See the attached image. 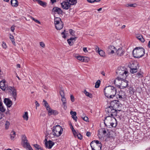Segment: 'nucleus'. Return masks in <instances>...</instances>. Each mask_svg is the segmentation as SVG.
<instances>
[{
    "instance_id": "obj_33",
    "label": "nucleus",
    "mask_w": 150,
    "mask_h": 150,
    "mask_svg": "<svg viewBox=\"0 0 150 150\" xmlns=\"http://www.w3.org/2000/svg\"><path fill=\"white\" fill-rule=\"evenodd\" d=\"M23 117L24 119L26 121L28 120V112H25V113L23 115Z\"/></svg>"
},
{
    "instance_id": "obj_45",
    "label": "nucleus",
    "mask_w": 150,
    "mask_h": 150,
    "mask_svg": "<svg viewBox=\"0 0 150 150\" xmlns=\"http://www.w3.org/2000/svg\"><path fill=\"white\" fill-rule=\"evenodd\" d=\"M69 32L70 34L71 35H72L73 36H75V35L74 33V31L72 29H70L69 30Z\"/></svg>"
},
{
    "instance_id": "obj_37",
    "label": "nucleus",
    "mask_w": 150,
    "mask_h": 150,
    "mask_svg": "<svg viewBox=\"0 0 150 150\" xmlns=\"http://www.w3.org/2000/svg\"><path fill=\"white\" fill-rule=\"evenodd\" d=\"M33 146L37 150H39V149H40L41 150H43L42 148L40 146L37 144H34Z\"/></svg>"
},
{
    "instance_id": "obj_36",
    "label": "nucleus",
    "mask_w": 150,
    "mask_h": 150,
    "mask_svg": "<svg viewBox=\"0 0 150 150\" xmlns=\"http://www.w3.org/2000/svg\"><path fill=\"white\" fill-rule=\"evenodd\" d=\"M130 69V71L131 73H134L136 72H137V67L135 66V68H132Z\"/></svg>"
},
{
    "instance_id": "obj_19",
    "label": "nucleus",
    "mask_w": 150,
    "mask_h": 150,
    "mask_svg": "<svg viewBox=\"0 0 150 150\" xmlns=\"http://www.w3.org/2000/svg\"><path fill=\"white\" fill-rule=\"evenodd\" d=\"M6 81L5 80H3L0 82V88L3 91H5L6 88V86L5 84Z\"/></svg>"
},
{
    "instance_id": "obj_50",
    "label": "nucleus",
    "mask_w": 150,
    "mask_h": 150,
    "mask_svg": "<svg viewBox=\"0 0 150 150\" xmlns=\"http://www.w3.org/2000/svg\"><path fill=\"white\" fill-rule=\"evenodd\" d=\"M60 94L62 98L65 97V95L63 91H60Z\"/></svg>"
},
{
    "instance_id": "obj_15",
    "label": "nucleus",
    "mask_w": 150,
    "mask_h": 150,
    "mask_svg": "<svg viewBox=\"0 0 150 150\" xmlns=\"http://www.w3.org/2000/svg\"><path fill=\"white\" fill-rule=\"evenodd\" d=\"M21 140L24 146L29 144L25 135H23L22 136Z\"/></svg>"
},
{
    "instance_id": "obj_41",
    "label": "nucleus",
    "mask_w": 150,
    "mask_h": 150,
    "mask_svg": "<svg viewBox=\"0 0 150 150\" xmlns=\"http://www.w3.org/2000/svg\"><path fill=\"white\" fill-rule=\"evenodd\" d=\"M43 103H44V104H43V105L45 106V107H46V108L47 107V106L48 107V106H49V107H50L49 105H48L47 102L45 100H43Z\"/></svg>"
},
{
    "instance_id": "obj_32",
    "label": "nucleus",
    "mask_w": 150,
    "mask_h": 150,
    "mask_svg": "<svg viewBox=\"0 0 150 150\" xmlns=\"http://www.w3.org/2000/svg\"><path fill=\"white\" fill-rule=\"evenodd\" d=\"M138 64L136 62H132L130 65V69L132 68H135V67L138 66Z\"/></svg>"
},
{
    "instance_id": "obj_14",
    "label": "nucleus",
    "mask_w": 150,
    "mask_h": 150,
    "mask_svg": "<svg viewBox=\"0 0 150 150\" xmlns=\"http://www.w3.org/2000/svg\"><path fill=\"white\" fill-rule=\"evenodd\" d=\"M128 82L127 81L123 79L121 83V85L119 88H124L127 87L128 86Z\"/></svg>"
},
{
    "instance_id": "obj_17",
    "label": "nucleus",
    "mask_w": 150,
    "mask_h": 150,
    "mask_svg": "<svg viewBox=\"0 0 150 150\" xmlns=\"http://www.w3.org/2000/svg\"><path fill=\"white\" fill-rule=\"evenodd\" d=\"M116 50V54L117 55L121 56L124 54V51L121 47H119Z\"/></svg>"
},
{
    "instance_id": "obj_27",
    "label": "nucleus",
    "mask_w": 150,
    "mask_h": 150,
    "mask_svg": "<svg viewBox=\"0 0 150 150\" xmlns=\"http://www.w3.org/2000/svg\"><path fill=\"white\" fill-rule=\"evenodd\" d=\"M11 5L13 6H17L18 5V1L16 0H11Z\"/></svg>"
},
{
    "instance_id": "obj_58",
    "label": "nucleus",
    "mask_w": 150,
    "mask_h": 150,
    "mask_svg": "<svg viewBox=\"0 0 150 150\" xmlns=\"http://www.w3.org/2000/svg\"><path fill=\"white\" fill-rule=\"evenodd\" d=\"M76 38V37L75 38H71L69 39H70V40H71L72 42H73V41H75V39Z\"/></svg>"
},
{
    "instance_id": "obj_20",
    "label": "nucleus",
    "mask_w": 150,
    "mask_h": 150,
    "mask_svg": "<svg viewBox=\"0 0 150 150\" xmlns=\"http://www.w3.org/2000/svg\"><path fill=\"white\" fill-rule=\"evenodd\" d=\"M108 51L110 52V54H113L114 53L115 50H117L114 46L110 45L108 47Z\"/></svg>"
},
{
    "instance_id": "obj_40",
    "label": "nucleus",
    "mask_w": 150,
    "mask_h": 150,
    "mask_svg": "<svg viewBox=\"0 0 150 150\" xmlns=\"http://www.w3.org/2000/svg\"><path fill=\"white\" fill-rule=\"evenodd\" d=\"M100 80H98L96 82L95 84V87L96 88H98L100 85Z\"/></svg>"
},
{
    "instance_id": "obj_47",
    "label": "nucleus",
    "mask_w": 150,
    "mask_h": 150,
    "mask_svg": "<svg viewBox=\"0 0 150 150\" xmlns=\"http://www.w3.org/2000/svg\"><path fill=\"white\" fill-rule=\"evenodd\" d=\"M2 46L3 48L5 49H6L7 47V46L6 43L4 42H2Z\"/></svg>"
},
{
    "instance_id": "obj_22",
    "label": "nucleus",
    "mask_w": 150,
    "mask_h": 150,
    "mask_svg": "<svg viewBox=\"0 0 150 150\" xmlns=\"http://www.w3.org/2000/svg\"><path fill=\"white\" fill-rule=\"evenodd\" d=\"M70 114L71 115V117L72 118L75 120L76 122L77 121V117L76 116V113L75 112H74L73 111H71L70 112Z\"/></svg>"
},
{
    "instance_id": "obj_51",
    "label": "nucleus",
    "mask_w": 150,
    "mask_h": 150,
    "mask_svg": "<svg viewBox=\"0 0 150 150\" xmlns=\"http://www.w3.org/2000/svg\"><path fill=\"white\" fill-rule=\"evenodd\" d=\"M81 117L84 121H86V122L88 121V118L87 117H86V116H85L84 117Z\"/></svg>"
},
{
    "instance_id": "obj_61",
    "label": "nucleus",
    "mask_w": 150,
    "mask_h": 150,
    "mask_svg": "<svg viewBox=\"0 0 150 150\" xmlns=\"http://www.w3.org/2000/svg\"><path fill=\"white\" fill-rule=\"evenodd\" d=\"M35 104L36 106V108H37V107L39 106L40 105L37 101H35Z\"/></svg>"
},
{
    "instance_id": "obj_8",
    "label": "nucleus",
    "mask_w": 150,
    "mask_h": 150,
    "mask_svg": "<svg viewBox=\"0 0 150 150\" xmlns=\"http://www.w3.org/2000/svg\"><path fill=\"white\" fill-rule=\"evenodd\" d=\"M44 142L45 147L49 149H51L54 144V143L51 140H49L47 141V139L46 138L44 140Z\"/></svg>"
},
{
    "instance_id": "obj_6",
    "label": "nucleus",
    "mask_w": 150,
    "mask_h": 150,
    "mask_svg": "<svg viewBox=\"0 0 150 150\" xmlns=\"http://www.w3.org/2000/svg\"><path fill=\"white\" fill-rule=\"evenodd\" d=\"M116 73L120 76H122L123 78H125L128 76L127 69L123 67H121L118 68L117 70Z\"/></svg>"
},
{
    "instance_id": "obj_57",
    "label": "nucleus",
    "mask_w": 150,
    "mask_h": 150,
    "mask_svg": "<svg viewBox=\"0 0 150 150\" xmlns=\"http://www.w3.org/2000/svg\"><path fill=\"white\" fill-rule=\"evenodd\" d=\"M101 130L104 135H105L107 132L106 130L105 129H101Z\"/></svg>"
},
{
    "instance_id": "obj_49",
    "label": "nucleus",
    "mask_w": 150,
    "mask_h": 150,
    "mask_svg": "<svg viewBox=\"0 0 150 150\" xmlns=\"http://www.w3.org/2000/svg\"><path fill=\"white\" fill-rule=\"evenodd\" d=\"M76 137H77L80 139H82V136L80 133H79Z\"/></svg>"
},
{
    "instance_id": "obj_7",
    "label": "nucleus",
    "mask_w": 150,
    "mask_h": 150,
    "mask_svg": "<svg viewBox=\"0 0 150 150\" xmlns=\"http://www.w3.org/2000/svg\"><path fill=\"white\" fill-rule=\"evenodd\" d=\"M92 150H96L98 148H99L100 150L101 149L102 145L101 143L98 140H94L92 141L90 144Z\"/></svg>"
},
{
    "instance_id": "obj_13",
    "label": "nucleus",
    "mask_w": 150,
    "mask_h": 150,
    "mask_svg": "<svg viewBox=\"0 0 150 150\" xmlns=\"http://www.w3.org/2000/svg\"><path fill=\"white\" fill-rule=\"evenodd\" d=\"M123 79L121 78L118 77L115 79L114 80V83L116 86L118 87L119 88L120 87L121 85V83Z\"/></svg>"
},
{
    "instance_id": "obj_44",
    "label": "nucleus",
    "mask_w": 150,
    "mask_h": 150,
    "mask_svg": "<svg viewBox=\"0 0 150 150\" xmlns=\"http://www.w3.org/2000/svg\"><path fill=\"white\" fill-rule=\"evenodd\" d=\"M30 18H31L36 23H37L38 24H40V22L38 20L35 19L34 18H33L31 16H30Z\"/></svg>"
},
{
    "instance_id": "obj_25",
    "label": "nucleus",
    "mask_w": 150,
    "mask_h": 150,
    "mask_svg": "<svg viewBox=\"0 0 150 150\" xmlns=\"http://www.w3.org/2000/svg\"><path fill=\"white\" fill-rule=\"evenodd\" d=\"M61 100L62 102L63 105L64 106V108L65 110L67 108V106L66 105L67 103L66 98L65 97H62V98Z\"/></svg>"
},
{
    "instance_id": "obj_28",
    "label": "nucleus",
    "mask_w": 150,
    "mask_h": 150,
    "mask_svg": "<svg viewBox=\"0 0 150 150\" xmlns=\"http://www.w3.org/2000/svg\"><path fill=\"white\" fill-rule=\"evenodd\" d=\"M60 22H62L61 19L60 18L56 17L54 18V24L55 25L57 24L58 23H60Z\"/></svg>"
},
{
    "instance_id": "obj_56",
    "label": "nucleus",
    "mask_w": 150,
    "mask_h": 150,
    "mask_svg": "<svg viewBox=\"0 0 150 150\" xmlns=\"http://www.w3.org/2000/svg\"><path fill=\"white\" fill-rule=\"evenodd\" d=\"M121 92H120L118 95L119 98L121 99H124V96H122L121 95Z\"/></svg>"
},
{
    "instance_id": "obj_59",
    "label": "nucleus",
    "mask_w": 150,
    "mask_h": 150,
    "mask_svg": "<svg viewBox=\"0 0 150 150\" xmlns=\"http://www.w3.org/2000/svg\"><path fill=\"white\" fill-rule=\"evenodd\" d=\"M11 30L13 32L15 30V26L13 25L11 27Z\"/></svg>"
},
{
    "instance_id": "obj_52",
    "label": "nucleus",
    "mask_w": 150,
    "mask_h": 150,
    "mask_svg": "<svg viewBox=\"0 0 150 150\" xmlns=\"http://www.w3.org/2000/svg\"><path fill=\"white\" fill-rule=\"evenodd\" d=\"M40 45L43 48H44L45 47V44L43 42H40Z\"/></svg>"
},
{
    "instance_id": "obj_35",
    "label": "nucleus",
    "mask_w": 150,
    "mask_h": 150,
    "mask_svg": "<svg viewBox=\"0 0 150 150\" xmlns=\"http://www.w3.org/2000/svg\"><path fill=\"white\" fill-rule=\"evenodd\" d=\"M84 94L87 96L89 97L90 98L92 97V94L88 92H87L86 90H85L84 91Z\"/></svg>"
},
{
    "instance_id": "obj_24",
    "label": "nucleus",
    "mask_w": 150,
    "mask_h": 150,
    "mask_svg": "<svg viewBox=\"0 0 150 150\" xmlns=\"http://www.w3.org/2000/svg\"><path fill=\"white\" fill-rule=\"evenodd\" d=\"M56 28L58 30H60L62 29L63 26V23L62 22H60V23H58L55 25Z\"/></svg>"
},
{
    "instance_id": "obj_34",
    "label": "nucleus",
    "mask_w": 150,
    "mask_h": 150,
    "mask_svg": "<svg viewBox=\"0 0 150 150\" xmlns=\"http://www.w3.org/2000/svg\"><path fill=\"white\" fill-rule=\"evenodd\" d=\"M137 6V5L136 4L134 3L133 4H127L125 5V6L126 7H136Z\"/></svg>"
},
{
    "instance_id": "obj_55",
    "label": "nucleus",
    "mask_w": 150,
    "mask_h": 150,
    "mask_svg": "<svg viewBox=\"0 0 150 150\" xmlns=\"http://www.w3.org/2000/svg\"><path fill=\"white\" fill-rule=\"evenodd\" d=\"M120 92L121 93V95L122 96H124V98H125L126 97V95L125 93L123 91H121Z\"/></svg>"
},
{
    "instance_id": "obj_63",
    "label": "nucleus",
    "mask_w": 150,
    "mask_h": 150,
    "mask_svg": "<svg viewBox=\"0 0 150 150\" xmlns=\"http://www.w3.org/2000/svg\"><path fill=\"white\" fill-rule=\"evenodd\" d=\"M83 51L85 52H88L87 50V48L86 47H84L83 49Z\"/></svg>"
},
{
    "instance_id": "obj_29",
    "label": "nucleus",
    "mask_w": 150,
    "mask_h": 150,
    "mask_svg": "<svg viewBox=\"0 0 150 150\" xmlns=\"http://www.w3.org/2000/svg\"><path fill=\"white\" fill-rule=\"evenodd\" d=\"M16 132L14 131H12L11 133V140H14L16 136Z\"/></svg>"
},
{
    "instance_id": "obj_5",
    "label": "nucleus",
    "mask_w": 150,
    "mask_h": 150,
    "mask_svg": "<svg viewBox=\"0 0 150 150\" xmlns=\"http://www.w3.org/2000/svg\"><path fill=\"white\" fill-rule=\"evenodd\" d=\"M62 131L63 128L59 125H57L53 127L52 132L54 136L59 137L62 134Z\"/></svg>"
},
{
    "instance_id": "obj_10",
    "label": "nucleus",
    "mask_w": 150,
    "mask_h": 150,
    "mask_svg": "<svg viewBox=\"0 0 150 150\" xmlns=\"http://www.w3.org/2000/svg\"><path fill=\"white\" fill-rule=\"evenodd\" d=\"M61 4L62 7L65 10L68 9L71 7V5L67 1H63L61 3Z\"/></svg>"
},
{
    "instance_id": "obj_39",
    "label": "nucleus",
    "mask_w": 150,
    "mask_h": 150,
    "mask_svg": "<svg viewBox=\"0 0 150 150\" xmlns=\"http://www.w3.org/2000/svg\"><path fill=\"white\" fill-rule=\"evenodd\" d=\"M10 125V123L8 121H7L5 123V128L6 129H8L9 128V126Z\"/></svg>"
},
{
    "instance_id": "obj_18",
    "label": "nucleus",
    "mask_w": 150,
    "mask_h": 150,
    "mask_svg": "<svg viewBox=\"0 0 150 150\" xmlns=\"http://www.w3.org/2000/svg\"><path fill=\"white\" fill-rule=\"evenodd\" d=\"M95 48L96 50L97 51L98 53L100 56L102 57L104 56L105 53L103 50H100L99 47L97 46H95Z\"/></svg>"
},
{
    "instance_id": "obj_26",
    "label": "nucleus",
    "mask_w": 150,
    "mask_h": 150,
    "mask_svg": "<svg viewBox=\"0 0 150 150\" xmlns=\"http://www.w3.org/2000/svg\"><path fill=\"white\" fill-rule=\"evenodd\" d=\"M6 110L3 105L2 102H0V112L4 113Z\"/></svg>"
},
{
    "instance_id": "obj_53",
    "label": "nucleus",
    "mask_w": 150,
    "mask_h": 150,
    "mask_svg": "<svg viewBox=\"0 0 150 150\" xmlns=\"http://www.w3.org/2000/svg\"><path fill=\"white\" fill-rule=\"evenodd\" d=\"M70 98L72 102H74V96L72 95H70Z\"/></svg>"
},
{
    "instance_id": "obj_48",
    "label": "nucleus",
    "mask_w": 150,
    "mask_h": 150,
    "mask_svg": "<svg viewBox=\"0 0 150 150\" xmlns=\"http://www.w3.org/2000/svg\"><path fill=\"white\" fill-rule=\"evenodd\" d=\"M5 116V113L0 112V120Z\"/></svg>"
},
{
    "instance_id": "obj_23",
    "label": "nucleus",
    "mask_w": 150,
    "mask_h": 150,
    "mask_svg": "<svg viewBox=\"0 0 150 150\" xmlns=\"http://www.w3.org/2000/svg\"><path fill=\"white\" fill-rule=\"evenodd\" d=\"M136 37L139 40L142 42H144L145 41L144 38L143 37L142 35L139 34H137L136 35Z\"/></svg>"
},
{
    "instance_id": "obj_3",
    "label": "nucleus",
    "mask_w": 150,
    "mask_h": 150,
    "mask_svg": "<svg viewBox=\"0 0 150 150\" xmlns=\"http://www.w3.org/2000/svg\"><path fill=\"white\" fill-rule=\"evenodd\" d=\"M104 123L105 125L107 126H111L112 127H115L116 126V120L114 116H108L105 118L104 120Z\"/></svg>"
},
{
    "instance_id": "obj_12",
    "label": "nucleus",
    "mask_w": 150,
    "mask_h": 150,
    "mask_svg": "<svg viewBox=\"0 0 150 150\" xmlns=\"http://www.w3.org/2000/svg\"><path fill=\"white\" fill-rule=\"evenodd\" d=\"M75 57L78 60L82 62H87L89 60L88 58L87 57H82L79 55H76Z\"/></svg>"
},
{
    "instance_id": "obj_21",
    "label": "nucleus",
    "mask_w": 150,
    "mask_h": 150,
    "mask_svg": "<svg viewBox=\"0 0 150 150\" xmlns=\"http://www.w3.org/2000/svg\"><path fill=\"white\" fill-rule=\"evenodd\" d=\"M53 11L54 12H55L59 14H61L62 13V11L61 9L58 7H55L53 8Z\"/></svg>"
},
{
    "instance_id": "obj_54",
    "label": "nucleus",
    "mask_w": 150,
    "mask_h": 150,
    "mask_svg": "<svg viewBox=\"0 0 150 150\" xmlns=\"http://www.w3.org/2000/svg\"><path fill=\"white\" fill-rule=\"evenodd\" d=\"M70 40V39H68L67 40V41L68 42V43L69 44V45L70 46H71L73 45V44L71 43L72 42L71 40Z\"/></svg>"
},
{
    "instance_id": "obj_46",
    "label": "nucleus",
    "mask_w": 150,
    "mask_h": 150,
    "mask_svg": "<svg viewBox=\"0 0 150 150\" xmlns=\"http://www.w3.org/2000/svg\"><path fill=\"white\" fill-rule=\"evenodd\" d=\"M101 0H87V1L89 2L92 3L94 2L95 1H96L97 2H98L100 1Z\"/></svg>"
},
{
    "instance_id": "obj_16",
    "label": "nucleus",
    "mask_w": 150,
    "mask_h": 150,
    "mask_svg": "<svg viewBox=\"0 0 150 150\" xmlns=\"http://www.w3.org/2000/svg\"><path fill=\"white\" fill-rule=\"evenodd\" d=\"M4 103L8 108L10 107L12 104V102L9 98H5L4 99Z\"/></svg>"
},
{
    "instance_id": "obj_62",
    "label": "nucleus",
    "mask_w": 150,
    "mask_h": 150,
    "mask_svg": "<svg viewBox=\"0 0 150 150\" xmlns=\"http://www.w3.org/2000/svg\"><path fill=\"white\" fill-rule=\"evenodd\" d=\"M86 135L88 137H89V136H91V133L89 132H86Z\"/></svg>"
},
{
    "instance_id": "obj_42",
    "label": "nucleus",
    "mask_w": 150,
    "mask_h": 150,
    "mask_svg": "<svg viewBox=\"0 0 150 150\" xmlns=\"http://www.w3.org/2000/svg\"><path fill=\"white\" fill-rule=\"evenodd\" d=\"M24 147L26 148L27 149H28V150H33L29 144Z\"/></svg>"
},
{
    "instance_id": "obj_38",
    "label": "nucleus",
    "mask_w": 150,
    "mask_h": 150,
    "mask_svg": "<svg viewBox=\"0 0 150 150\" xmlns=\"http://www.w3.org/2000/svg\"><path fill=\"white\" fill-rule=\"evenodd\" d=\"M11 37H10V39L12 42L13 44L15 46L16 45V44L15 41V39L13 35H11Z\"/></svg>"
},
{
    "instance_id": "obj_60",
    "label": "nucleus",
    "mask_w": 150,
    "mask_h": 150,
    "mask_svg": "<svg viewBox=\"0 0 150 150\" xmlns=\"http://www.w3.org/2000/svg\"><path fill=\"white\" fill-rule=\"evenodd\" d=\"M73 134L74 136V137H76V136H77V135H78V134H79L76 131H75V133H74V132H73Z\"/></svg>"
},
{
    "instance_id": "obj_11",
    "label": "nucleus",
    "mask_w": 150,
    "mask_h": 150,
    "mask_svg": "<svg viewBox=\"0 0 150 150\" xmlns=\"http://www.w3.org/2000/svg\"><path fill=\"white\" fill-rule=\"evenodd\" d=\"M8 89L12 91V94L13 96V98L15 101L16 100L17 97L16 90L13 87L11 86H9L8 87Z\"/></svg>"
},
{
    "instance_id": "obj_4",
    "label": "nucleus",
    "mask_w": 150,
    "mask_h": 150,
    "mask_svg": "<svg viewBox=\"0 0 150 150\" xmlns=\"http://www.w3.org/2000/svg\"><path fill=\"white\" fill-rule=\"evenodd\" d=\"M144 54V50L143 48L136 47L133 51V54L134 57L139 58L142 57Z\"/></svg>"
},
{
    "instance_id": "obj_1",
    "label": "nucleus",
    "mask_w": 150,
    "mask_h": 150,
    "mask_svg": "<svg viewBox=\"0 0 150 150\" xmlns=\"http://www.w3.org/2000/svg\"><path fill=\"white\" fill-rule=\"evenodd\" d=\"M117 105L116 100L113 101L111 103L110 106H107L105 108V111L108 116H114L117 115V112L115 110Z\"/></svg>"
},
{
    "instance_id": "obj_30",
    "label": "nucleus",
    "mask_w": 150,
    "mask_h": 150,
    "mask_svg": "<svg viewBox=\"0 0 150 150\" xmlns=\"http://www.w3.org/2000/svg\"><path fill=\"white\" fill-rule=\"evenodd\" d=\"M77 0H67V1L71 5H74L77 3Z\"/></svg>"
},
{
    "instance_id": "obj_9",
    "label": "nucleus",
    "mask_w": 150,
    "mask_h": 150,
    "mask_svg": "<svg viewBox=\"0 0 150 150\" xmlns=\"http://www.w3.org/2000/svg\"><path fill=\"white\" fill-rule=\"evenodd\" d=\"M47 110L48 111L49 115H56L58 114V112L56 110H52L50 107L47 106Z\"/></svg>"
},
{
    "instance_id": "obj_64",
    "label": "nucleus",
    "mask_w": 150,
    "mask_h": 150,
    "mask_svg": "<svg viewBox=\"0 0 150 150\" xmlns=\"http://www.w3.org/2000/svg\"><path fill=\"white\" fill-rule=\"evenodd\" d=\"M17 68H20L21 67L20 65L19 64H17Z\"/></svg>"
},
{
    "instance_id": "obj_31",
    "label": "nucleus",
    "mask_w": 150,
    "mask_h": 150,
    "mask_svg": "<svg viewBox=\"0 0 150 150\" xmlns=\"http://www.w3.org/2000/svg\"><path fill=\"white\" fill-rule=\"evenodd\" d=\"M38 3L40 5L44 7L46 6V3L43 1H42L40 0L37 1Z\"/></svg>"
},
{
    "instance_id": "obj_43",
    "label": "nucleus",
    "mask_w": 150,
    "mask_h": 150,
    "mask_svg": "<svg viewBox=\"0 0 150 150\" xmlns=\"http://www.w3.org/2000/svg\"><path fill=\"white\" fill-rule=\"evenodd\" d=\"M142 72H138L136 74V76H137V77L140 78L142 77Z\"/></svg>"
},
{
    "instance_id": "obj_2",
    "label": "nucleus",
    "mask_w": 150,
    "mask_h": 150,
    "mask_svg": "<svg viewBox=\"0 0 150 150\" xmlns=\"http://www.w3.org/2000/svg\"><path fill=\"white\" fill-rule=\"evenodd\" d=\"M116 90L115 88L111 86H108L104 89L105 96L108 98H112L116 95Z\"/></svg>"
}]
</instances>
